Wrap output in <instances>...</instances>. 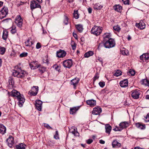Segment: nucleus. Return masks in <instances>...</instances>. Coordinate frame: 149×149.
Returning a JSON list of instances; mask_svg holds the SVG:
<instances>
[{
  "label": "nucleus",
  "instance_id": "f257e3e1",
  "mask_svg": "<svg viewBox=\"0 0 149 149\" xmlns=\"http://www.w3.org/2000/svg\"><path fill=\"white\" fill-rule=\"evenodd\" d=\"M10 95L12 96L15 97L18 101V105L20 107L22 106L25 99L23 95L20 94V93L15 90H13L11 91Z\"/></svg>",
  "mask_w": 149,
  "mask_h": 149
},
{
  "label": "nucleus",
  "instance_id": "f03ea898",
  "mask_svg": "<svg viewBox=\"0 0 149 149\" xmlns=\"http://www.w3.org/2000/svg\"><path fill=\"white\" fill-rule=\"evenodd\" d=\"M102 30V27L95 26L92 29L91 33L92 34L97 36L101 33Z\"/></svg>",
  "mask_w": 149,
  "mask_h": 149
},
{
  "label": "nucleus",
  "instance_id": "7ed1b4c3",
  "mask_svg": "<svg viewBox=\"0 0 149 149\" xmlns=\"http://www.w3.org/2000/svg\"><path fill=\"white\" fill-rule=\"evenodd\" d=\"M25 72L24 71H21L20 69L17 70H13V71L12 75L14 77L18 78H22L24 77Z\"/></svg>",
  "mask_w": 149,
  "mask_h": 149
},
{
  "label": "nucleus",
  "instance_id": "20e7f679",
  "mask_svg": "<svg viewBox=\"0 0 149 149\" xmlns=\"http://www.w3.org/2000/svg\"><path fill=\"white\" fill-rule=\"evenodd\" d=\"M104 46L107 48H110L113 47L115 46V42L113 39H110L109 40L104 42Z\"/></svg>",
  "mask_w": 149,
  "mask_h": 149
},
{
  "label": "nucleus",
  "instance_id": "39448f33",
  "mask_svg": "<svg viewBox=\"0 0 149 149\" xmlns=\"http://www.w3.org/2000/svg\"><path fill=\"white\" fill-rule=\"evenodd\" d=\"M8 13V8L4 6L0 12V19H1L5 17Z\"/></svg>",
  "mask_w": 149,
  "mask_h": 149
},
{
  "label": "nucleus",
  "instance_id": "423d86ee",
  "mask_svg": "<svg viewBox=\"0 0 149 149\" xmlns=\"http://www.w3.org/2000/svg\"><path fill=\"white\" fill-rule=\"evenodd\" d=\"M15 20V23L17 26L19 28L22 27L23 23V19L19 15H17L16 17Z\"/></svg>",
  "mask_w": 149,
  "mask_h": 149
},
{
  "label": "nucleus",
  "instance_id": "0eeeda50",
  "mask_svg": "<svg viewBox=\"0 0 149 149\" xmlns=\"http://www.w3.org/2000/svg\"><path fill=\"white\" fill-rule=\"evenodd\" d=\"M63 65L66 68H70L72 65V61L71 59H68L63 61Z\"/></svg>",
  "mask_w": 149,
  "mask_h": 149
},
{
  "label": "nucleus",
  "instance_id": "6e6552de",
  "mask_svg": "<svg viewBox=\"0 0 149 149\" xmlns=\"http://www.w3.org/2000/svg\"><path fill=\"white\" fill-rule=\"evenodd\" d=\"M131 95L134 99H137L139 97L140 91L138 89H135L131 91Z\"/></svg>",
  "mask_w": 149,
  "mask_h": 149
},
{
  "label": "nucleus",
  "instance_id": "1a4fd4ad",
  "mask_svg": "<svg viewBox=\"0 0 149 149\" xmlns=\"http://www.w3.org/2000/svg\"><path fill=\"white\" fill-rule=\"evenodd\" d=\"M30 7L32 10L36 8H41L40 5L35 0H33L30 2Z\"/></svg>",
  "mask_w": 149,
  "mask_h": 149
},
{
  "label": "nucleus",
  "instance_id": "9d476101",
  "mask_svg": "<svg viewBox=\"0 0 149 149\" xmlns=\"http://www.w3.org/2000/svg\"><path fill=\"white\" fill-rule=\"evenodd\" d=\"M66 54V52L64 50L59 49L56 52V56L58 58H63Z\"/></svg>",
  "mask_w": 149,
  "mask_h": 149
},
{
  "label": "nucleus",
  "instance_id": "9b49d317",
  "mask_svg": "<svg viewBox=\"0 0 149 149\" xmlns=\"http://www.w3.org/2000/svg\"><path fill=\"white\" fill-rule=\"evenodd\" d=\"M14 138L11 136H9L7 139L6 141L8 143V146L10 148L12 147L14 144Z\"/></svg>",
  "mask_w": 149,
  "mask_h": 149
},
{
  "label": "nucleus",
  "instance_id": "f8f14e48",
  "mask_svg": "<svg viewBox=\"0 0 149 149\" xmlns=\"http://www.w3.org/2000/svg\"><path fill=\"white\" fill-rule=\"evenodd\" d=\"M38 91V87L37 86H33L29 93L31 96H35L36 95Z\"/></svg>",
  "mask_w": 149,
  "mask_h": 149
},
{
  "label": "nucleus",
  "instance_id": "ddd939ff",
  "mask_svg": "<svg viewBox=\"0 0 149 149\" xmlns=\"http://www.w3.org/2000/svg\"><path fill=\"white\" fill-rule=\"evenodd\" d=\"M35 106L37 109L40 111H42V102L40 100H38L36 101Z\"/></svg>",
  "mask_w": 149,
  "mask_h": 149
},
{
  "label": "nucleus",
  "instance_id": "4468645a",
  "mask_svg": "<svg viewBox=\"0 0 149 149\" xmlns=\"http://www.w3.org/2000/svg\"><path fill=\"white\" fill-rule=\"evenodd\" d=\"M102 112L101 108L99 107L94 108L92 111L93 114L97 115L99 114Z\"/></svg>",
  "mask_w": 149,
  "mask_h": 149
},
{
  "label": "nucleus",
  "instance_id": "2eb2a0df",
  "mask_svg": "<svg viewBox=\"0 0 149 149\" xmlns=\"http://www.w3.org/2000/svg\"><path fill=\"white\" fill-rule=\"evenodd\" d=\"M120 86L123 88L127 87L128 86V82L127 79H125L120 81L119 83Z\"/></svg>",
  "mask_w": 149,
  "mask_h": 149
},
{
  "label": "nucleus",
  "instance_id": "dca6fc26",
  "mask_svg": "<svg viewBox=\"0 0 149 149\" xmlns=\"http://www.w3.org/2000/svg\"><path fill=\"white\" fill-rule=\"evenodd\" d=\"M30 65L31 69H35L39 67L37 61H35L31 62L30 64Z\"/></svg>",
  "mask_w": 149,
  "mask_h": 149
},
{
  "label": "nucleus",
  "instance_id": "f3484780",
  "mask_svg": "<svg viewBox=\"0 0 149 149\" xmlns=\"http://www.w3.org/2000/svg\"><path fill=\"white\" fill-rule=\"evenodd\" d=\"M79 80L78 78H75L71 81V84L73 85V87L75 89L76 88V87L79 82Z\"/></svg>",
  "mask_w": 149,
  "mask_h": 149
},
{
  "label": "nucleus",
  "instance_id": "a211bd4d",
  "mask_svg": "<svg viewBox=\"0 0 149 149\" xmlns=\"http://www.w3.org/2000/svg\"><path fill=\"white\" fill-rule=\"evenodd\" d=\"M136 26L141 29H143L145 27V23L142 21H141L139 23H136Z\"/></svg>",
  "mask_w": 149,
  "mask_h": 149
},
{
  "label": "nucleus",
  "instance_id": "6ab92c4d",
  "mask_svg": "<svg viewBox=\"0 0 149 149\" xmlns=\"http://www.w3.org/2000/svg\"><path fill=\"white\" fill-rule=\"evenodd\" d=\"M6 128L2 124H0V133L4 134L6 133Z\"/></svg>",
  "mask_w": 149,
  "mask_h": 149
},
{
  "label": "nucleus",
  "instance_id": "aec40b11",
  "mask_svg": "<svg viewBox=\"0 0 149 149\" xmlns=\"http://www.w3.org/2000/svg\"><path fill=\"white\" fill-rule=\"evenodd\" d=\"M80 107H77L71 108L70 109V113L72 114H74L79 109Z\"/></svg>",
  "mask_w": 149,
  "mask_h": 149
},
{
  "label": "nucleus",
  "instance_id": "412c9836",
  "mask_svg": "<svg viewBox=\"0 0 149 149\" xmlns=\"http://www.w3.org/2000/svg\"><path fill=\"white\" fill-rule=\"evenodd\" d=\"M113 8L116 11L119 12H121L122 7L119 5H116L113 6Z\"/></svg>",
  "mask_w": 149,
  "mask_h": 149
},
{
  "label": "nucleus",
  "instance_id": "4be33fe9",
  "mask_svg": "<svg viewBox=\"0 0 149 149\" xmlns=\"http://www.w3.org/2000/svg\"><path fill=\"white\" fill-rule=\"evenodd\" d=\"M111 36L109 33H105L103 35V41L105 42L111 39L110 38Z\"/></svg>",
  "mask_w": 149,
  "mask_h": 149
},
{
  "label": "nucleus",
  "instance_id": "5701e85b",
  "mask_svg": "<svg viewBox=\"0 0 149 149\" xmlns=\"http://www.w3.org/2000/svg\"><path fill=\"white\" fill-rule=\"evenodd\" d=\"M96 103V101L93 100H89L86 101L87 104L92 107L94 106L95 105Z\"/></svg>",
  "mask_w": 149,
  "mask_h": 149
},
{
  "label": "nucleus",
  "instance_id": "b1692460",
  "mask_svg": "<svg viewBox=\"0 0 149 149\" xmlns=\"http://www.w3.org/2000/svg\"><path fill=\"white\" fill-rule=\"evenodd\" d=\"M105 128L106 130V132L109 134L111 131V126L109 124H107L105 125Z\"/></svg>",
  "mask_w": 149,
  "mask_h": 149
},
{
  "label": "nucleus",
  "instance_id": "393cba45",
  "mask_svg": "<svg viewBox=\"0 0 149 149\" xmlns=\"http://www.w3.org/2000/svg\"><path fill=\"white\" fill-rule=\"evenodd\" d=\"M112 145L113 147H120L121 146V144L118 142L116 140H114L112 142Z\"/></svg>",
  "mask_w": 149,
  "mask_h": 149
},
{
  "label": "nucleus",
  "instance_id": "a878e982",
  "mask_svg": "<svg viewBox=\"0 0 149 149\" xmlns=\"http://www.w3.org/2000/svg\"><path fill=\"white\" fill-rule=\"evenodd\" d=\"M77 129H75L73 128H71L69 131L70 132L72 133L75 136H78L79 134L77 131Z\"/></svg>",
  "mask_w": 149,
  "mask_h": 149
},
{
  "label": "nucleus",
  "instance_id": "bb28decb",
  "mask_svg": "<svg viewBox=\"0 0 149 149\" xmlns=\"http://www.w3.org/2000/svg\"><path fill=\"white\" fill-rule=\"evenodd\" d=\"M120 127V128H121L122 130L124 128L127 127L128 126V124L127 122H125L120 123L119 124Z\"/></svg>",
  "mask_w": 149,
  "mask_h": 149
},
{
  "label": "nucleus",
  "instance_id": "cd10ccee",
  "mask_svg": "<svg viewBox=\"0 0 149 149\" xmlns=\"http://www.w3.org/2000/svg\"><path fill=\"white\" fill-rule=\"evenodd\" d=\"M136 126L137 127L141 130L144 129L146 128L145 125L142 124L140 123H137L136 124Z\"/></svg>",
  "mask_w": 149,
  "mask_h": 149
},
{
  "label": "nucleus",
  "instance_id": "c85d7f7f",
  "mask_svg": "<svg viewBox=\"0 0 149 149\" xmlns=\"http://www.w3.org/2000/svg\"><path fill=\"white\" fill-rule=\"evenodd\" d=\"M103 7V6L99 3L95 4L94 5L93 8L95 9L100 10Z\"/></svg>",
  "mask_w": 149,
  "mask_h": 149
},
{
  "label": "nucleus",
  "instance_id": "c756f323",
  "mask_svg": "<svg viewBox=\"0 0 149 149\" xmlns=\"http://www.w3.org/2000/svg\"><path fill=\"white\" fill-rule=\"evenodd\" d=\"M76 27L78 31L80 33L82 32L83 28L82 25L79 24L76 25Z\"/></svg>",
  "mask_w": 149,
  "mask_h": 149
},
{
  "label": "nucleus",
  "instance_id": "7c9ffc66",
  "mask_svg": "<svg viewBox=\"0 0 149 149\" xmlns=\"http://www.w3.org/2000/svg\"><path fill=\"white\" fill-rule=\"evenodd\" d=\"M120 52L121 54L124 55H129V51L124 48H123L122 50H120Z\"/></svg>",
  "mask_w": 149,
  "mask_h": 149
},
{
  "label": "nucleus",
  "instance_id": "2f4dec72",
  "mask_svg": "<svg viewBox=\"0 0 149 149\" xmlns=\"http://www.w3.org/2000/svg\"><path fill=\"white\" fill-rule=\"evenodd\" d=\"M93 54V52L92 51H90L84 54V56L85 58H88L90 56H92Z\"/></svg>",
  "mask_w": 149,
  "mask_h": 149
},
{
  "label": "nucleus",
  "instance_id": "473e14b6",
  "mask_svg": "<svg viewBox=\"0 0 149 149\" xmlns=\"http://www.w3.org/2000/svg\"><path fill=\"white\" fill-rule=\"evenodd\" d=\"M26 145L22 143H21L16 146L17 149H25Z\"/></svg>",
  "mask_w": 149,
  "mask_h": 149
},
{
  "label": "nucleus",
  "instance_id": "72a5a7b5",
  "mask_svg": "<svg viewBox=\"0 0 149 149\" xmlns=\"http://www.w3.org/2000/svg\"><path fill=\"white\" fill-rule=\"evenodd\" d=\"M8 31H4L3 33L2 38L3 39L6 40L8 36Z\"/></svg>",
  "mask_w": 149,
  "mask_h": 149
},
{
  "label": "nucleus",
  "instance_id": "f704fd0d",
  "mask_svg": "<svg viewBox=\"0 0 149 149\" xmlns=\"http://www.w3.org/2000/svg\"><path fill=\"white\" fill-rule=\"evenodd\" d=\"M142 84L145 86H149V81L146 79H143L142 81Z\"/></svg>",
  "mask_w": 149,
  "mask_h": 149
},
{
  "label": "nucleus",
  "instance_id": "c9c22d12",
  "mask_svg": "<svg viewBox=\"0 0 149 149\" xmlns=\"http://www.w3.org/2000/svg\"><path fill=\"white\" fill-rule=\"evenodd\" d=\"M113 28L114 31L118 32H119L121 29L120 26L118 25L114 26Z\"/></svg>",
  "mask_w": 149,
  "mask_h": 149
},
{
  "label": "nucleus",
  "instance_id": "e433bc0d",
  "mask_svg": "<svg viewBox=\"0 0 149 149\" xmlns=\"http://www.w3.org/2000/svg\"><path fill=\"white\" fill-rule=\"evenodd\" d=\"M46 70V68L43 66H41L40 67L39 69V72L41 74L44 73Z\"/></svg>",
  "mask_w": 149,
  "mask_h": 149
},
{
  "label": "nucleus",
  "instance_id": "4c0bfd02",
  "mask_svg": "<svg viewBox=\"0 0 149 149\" xmlns=\"http://www.w3.org/2000/svg\"><path fill=\"white\" fill-rule=\"evenodd\" d=\"M78 10H74L73 14V16L76 19H77L79 17V15L78 13Z\"/></svg>",
  "mask_w": 149,
  "mask_h": 149
},
{
  "label": "nucleus",
  "instance_id": "58836bf2",
  "mask_svg": "<svg viewBox=\"0 0 149 149\" xmlns=\"http://www.w3.org/2000/svg\"><path fill=\"white\" fill-rule=\"evenodd\" d=\"M25 43L26 46H29L33 45V42L32 41H30L29 40H28L25 42Z\"/></svg>",
  "mask_w": 149,
  "mask_h": 149
},
{
  "label": "nucleus",
  "instance_id": "ea45409f",
  "mask_svg": "<svg viewBox=\"0 0 149 149\" xmlns=\"http://www.w3.org/2000/svg\"><path fill=\"white\" fill-rule=\"evenodd\" d=\"M6 52V49L3 47H0V54H3Z\"/></svg>",
  "mask_w": 149,
  "mask_h": 149
},
{
  "label": "nucleus",
  "instance_id": "a19ab883",
  "mask_svg": "<svg viewBox=\"0 0 149 149\" xmlns=\"http://www.w3.org/2000/svg\"><path fill=\"white\" fill-rule=\"evenodd\" d=\"M10 29H11V32L12 33H15L16 32V27L15 26H13Z\"/></svg>",
  "mask_w": 149,
  "mask_h": 149
},
{
  "label": "nucleus",
  "instance_id": "79ce46f5",
  "mask_svg": "<svg viewBox=\"0 0 149 149\" xmlns=\"http://www.w3.org/2000/svg\"><path fill=\"white\" fill-rule=\"evenodd\" d=\"M121 72L119 70H117L114 75L115 76L118 77L121 74Z\"/></svg>",
  "mask_w": 149,
  "mask_h": 149
},
{
  "label": "nucleus",
  "instance_id": "37998d69",
  "mask_svg": "<svg viewBox=\"0 0 149 149\" xmlns=\"http://www.w3.org/2000/svg\"><path fill=\"white\" fill-rule=\"evenodd\" d=\"M8 81L10 85L13 86L14 84V81L12 77L9 78Z\"/></svg>",
  "mask_w": 149,
  "mask_h": 149
},
{
  "label": "nucleus",
  "instance_id": "c03bdc74",
  "mask_svg": "<svg viewBox=\"0 0 149 149\" xmlns=\"http://www.w3.org/2000/svg\"><path fill=\"white\" fill-rule=\"evenodd\" d=\"M68 18L67 16H65V19L63 22L65 25H67L68 23Z\"/></svg>",
  "mask_w": 149,
  "mask_h": 149
},
{
  "label": "nucleus",
  "instance_id": "a18cd8bd",
  "mask_svg": "<svg viewBox=\"0 0 149 149\" xmlns=\"http://www.w3.org/2000/svg\"><path fill=\"white\" fill-rule=\"evenodd\" d=\"M54 138L56 139H59L58 132L57 130L56 132V134L54 136Z\"/></svg>",
  "mask_w": 149,
  "mask_h": 149
},
{
  "label": "nucleus",
  "instance_id": "49530a36",
  "mask_svg": "<svg viewBox=\"0 0 149 149\" xmlns=\"http://www.w3.org/2000/svg\"><path fill=\"white\" fill-rule=\"evenodd\" d=\"M140 58L141 60H142L143 61H146L145 59V54H143L141 56Z\"/></svg>",
  "mask_w": 149,
  "mask_h": 149
},
{
  "label": "nucleus",
  "instance_id": "de8ad7c7",
  "mask_svg": "<svg viewBox=\"0 0 149 149\" xmlns=\"http://www.w3.org/2000/svg\"><path fill=\"white\" fill-rule=\"evenodd\" d=\"M129 73L131 75L133 76L135 74V72L134 70L130 69L129 71Z\"/></svg>",
  "mask_w": 149,
  "mask_h": 149
},
{
  "label": "nucleus",
  "instance_id": "09e8293b",
  "mask_svg": "<svg viewBox=\"0 0 149 149\" xmlns=\"http://www.w3.org/2000/svg\"><path fill=\"white\" fill-rule=\"evenodd\" d=\"M27 55V53L26 52H23L19 55V56L23 57L26 56Z\"/></svg>",
  "mask_w": 149,
  "mask_h": 149
},
{
  "label": "nucleus",
  "instance_id": "8fccbe9b",
  "mask_svg": "<svg viewBox=\"0 0 149 149\" xmlns=\"http://www.w3.org/2000/svg\"><path fill=\"white\" fill-rule=\"evenodd\" d=\"M44 126L45 127H46L48 129H51L52 130L53 129V128L51 127L49 125L45 123L44 125Z\"/></svg>",
  "mask_w": 149,
  "mask_h": 149
},
{
  "label": "nucleus",
  "instance_id": "3c124183",
  "mask_svg": "<svg viewBox=\"0 0 149 149\" xmlns=\"http://www.w3.org/2000/svg\"><path fill=\"white\" fill-rule=\"evenodd\" d=\"M99 84L100 87L102 88H103L104 86L105 83V82L104 81L100 82L99 83Z\"/></svg>",
  "mask_w": 149,
  "mask_h": 149
},
{
  "label": "nucleus",
  "instance_id": "603ef678",
  "mask_svg": "<svg viewBox=\"0 0 149 149\" xmlns=\"http://www.w3.org/2000/svg\"><path fill=\"white\" fill-rule=\"evenodd\" d=\"M125 5H129L130 4L129 0H122Z\"/></svg>",
  "mask_w": 149,
  "mask_h": 149
},
{
  "label": "nucleus",
  "instance_id": "864d4df0",
  "mask_svg": "<svg viewBox=\"0 0 149 149\" xmlns=\"http://www.w3.org/2000/svg\"><path fill=\"white\" fill-rule=\"evenodd\" d=\"M145 120L146 122H147L149 121V113L147 114L145 117Z\"/></svg>",
  "mask_w": 149,
  "mask_h": 149
},
{
  "label": "nucleus",
  "instance_id": "5fc2aeb1",
  "mask_svg": "<svg viewBox=\"0 0 149 149\" xmlns=\"http://www.w3.org/2000/svg\"><path fill=\"white\" fill-rule=\"evenodd\" d=\"M11 20V19L10 18H7L6 19H4L2 21V22L5 23H7L9 21Z\"/></svg>",
  "mask_w": 149,
  "mask_h": 149
},
{
  "label": "nucleus",
  "instance_id": "6e6d98bb",
  "mask_svg": "<svg viewBox=\"0 0 149 149\" xmlns=\"http://www.w3.org/2000/svg\"><path fill=\"white\" fill-rule=\"evenodd\" d=\"M41 47L40 43L39 42H38L36 45V47L37 49H39L41 48Z\"/></svg>",
  "mask_w": 149,
  "mask_h": 149
},
{
  "label": "nucleus",
  "instance_id": "4d7b16f0",
  "mask_svg": "<svg viewBox=\"0 0 149 149\" xmlns=\"http://www.w3.org/2000/svg\"><path fill=\"white\" fill-rule=\"evenodd\" d=\"M86 142L88 144H89L93 142V140L91 139H89L87 140Z\"/></svg>",
  "mask_w": 149,
  "mask_h": 149
},
{
  "label": "nucleus",
  "instance_id": "13d9d810",
  "mask_svg": "<svg viewBox=\"0 0 149 149\" xmlns=\"http://www.w3.org/2000/svg\"><path fill=\"white\" fill-rule=\"evenodd\" d=\"M145 59L146 61L149 58V54L145 53Z\"/></svg>",
  "mask_w": 149,
  "mask_h": 149
},
{
  "label": "nucleus",
  "instance_id": "bf43d9fd",
  "mask_svg": "<svg viewBox=\"0 0 149 149\" xmlns=\"http://www.w3.org/2000/svg\"><path fill=\"white\" fill-rule=\"evenodd\" d=\"M113 130L115 131H120L122 130L121 128H120L118 127H116V128H114Z\"/></svg>",
  "mask_w": 149,
  "mask_h": 149
},
{
  "label": "nucleus",
  "instance_id": "052dcab7",
  "mask_svg": "<svg viewBox=\"0 0 149 149\" xmlns=\"http://www.w3.org/2000/svg\"><path fill=\"white\" fill-rule=\"evenodd\" d=\"M99 77V76H98L97 74H96L93 78V81H95L97 79H98Z\"/></svg>",
  "mask_w": 149,
  "mask_h": 149
},
{
  "label": "nucleus",
  "instance_id": "680f3d73",
  "mask_svg": "<svg viewBox=\"0 0 149 149\" xmlns=\"http://www.w3.org/2000/svg\"><path fill=\"white\" fill-rule=\"evenodd\" d=\"M73 36H74L76 39H77V35L76 33L74 32L73 33Z\"/></svg>",
  "mask_w": 149,
  "mask_h": 149
},
{
  "label": "nucleus",
  "instance_id": "e2e57ef3",
  "mask_svg": "<svg viewBox=\"0 0 149 149\" xmlns=\"http://www.w3.org/2000/svg\"><path fill=\"white\" fill-rule=\"evenodd\" d=\"M72 47L73 50H75L76 49V45L75 44L72 45Z\"/></svg>",
  "mask_w": 149,
  "mask_h": 149
},
{
  "label": "nucleus",
  "instance_id": "0e129e2a",
  "mask_svg": "<svg viewBox=\"0 0 149 149\" xmlns=\"http://www.w3.org/2000/svg\"><path fill=\"white\" fill-rule=\"evenodd\" d=\"M97 60L99 61H100V62H102V58H101V57H98L97 58Z\"/></svg>",
  "mask_w": 149,
  "mask_h": 149
},
{
  "label": "nucleus",
  "instance_id": "69168bd1",
  "mask_svg": "<svg viewBox=\"0 0 149 149\" xmlns=\"http://www.w3.org/2000/svg\"><path fill=\"white\" fill-rule=\"evenodd\" d=\"M88 11L89 13H92V9L91 8H88Z\"/></svg>",
  "mask_w": 149,
  "mask_h": 149
},
{
  "label": "nucleus",
  "instance_id": "338daca9",
  "mask_svg": "<svg viewBox=\"0 0 149 149\" xmlns=\"http://www.w3.org/2000/svg\"><path fill=\"white\" fill-rule=\"evenodd\" d=\"M99 141H100V143L101 144H104L105 143L104 141L102 140H100Z\"/></svg>",
  "mask_w": 149,
  "mask_h": 149
},
{
  "label": "nucleus",
  "instance_id": "774afa93",
  "mask_svg": "<svg viewBox=\"0 0 149 149\" xmlns=\"http://www.w3.org/2000/svg\"><path fill=\"white\" fill-rule=\"evenodd\" d=\"M146 99L149 100V95H147L146 96Z\"/></svg>",
  "mask_w": 149,
  "mask_h": 149
}]
</instances>
